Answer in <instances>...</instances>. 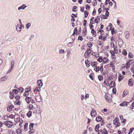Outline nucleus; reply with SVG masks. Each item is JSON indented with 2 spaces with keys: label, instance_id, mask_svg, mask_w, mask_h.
<instances>
[{
  "label": "nucleus",
  "instance_id": "a878e982",
  "mask_svg": "<svg viewBox=\"0 0 134 134\" xmlns=\"http://www.w3.org/2000/svg\"><path fill=\"white\" fill-rule=\"evenodd\" d=\"M29 109L30 110H33L35 109V107L32 104H30L29 107Z\"/></svg>",
  "mask_w": 134,
  "mask_h": 134
},
{
  "label": "nucleus",
  "instance_id": "37998d69",
  "mask_svg": "<svg viewBox=\"0 0 134 134\" xmlns=\"http://www.w3.org/2000/svg\"><path fill=\"white\" fill-rule=\"evenodd\" d=\"M123 76L121 75H120L118 77V80L120 81L122 79Z\"/></svg>",
  "mask_w": 134,
  "mask_h": 134
},
{
  "label": "nucleus",
  "instance_id": "473e14b6",
  "mask_svg": "<svg viewBox=\"0 0 134 134\" xmlns=\"http://www.w3.org/2000/svg\"><path fill=\"white\" fill-rule=\"evenodd\" d=\"M73 42H70L67 45L69 47H70L73 46Z\"/></svg>",
  "mask_w": 134,
  "mask_h": 134
},
{
  "label": "nucleus",
  "instance_id": "72a5a7b5",
  "mask_svg": "<svg viewBox=\"0 0 134 134\" xmlns=\"http://www.w3.org/2000/svg\"><path fill=\"white\" fill-rule=\"evenodd\" d=\"M34 124L33 123H30L29 126V129L30 130H32Z\"/></svg>",
  "mask_w": 134,
  "mask_h": 134
},
{
  "label": "nucleus",
  "instance_id": "4c0bfd02",
  "mask_svg": "<svg viewBox=\"0 0 134 134\" xmlns=\"http://www.w3.org/2000/svg\"><path fill=\"white\" fill-rule=\"evenodd\" d=\"M99 22V21H97V19H95L90 24H94L96 23H98Z\"/></svg>",
  "mask_w": 134,
  "mask_h": 134
},
{
  "label": "nucleus",
  "instance_id": "13d9d810",
  "mask_svg": "<svg viewBox=\"0 0 134 134\" xmlns=\"http://www.w3.org/2000/svg\"><path fill=\"white\" fill-rule=\"evenodd\" d=\"M20 98V97L19 95H16L15 96V98L16 100H19Z\"/></svg>",
  "mask_w": 134,
  "mask_h": 134
},
{
  "label": "nucleus",
  "instance_id": "6e6552de",
  "mask_svg": "<svg viewBox=\"0 0 134 134\" xmlns=\"http://www.w3.org/2000/svg\"><path fill=\"white\" fill-rule=\"evenodd\" d=\"M37 85L39 87L41 88L43 85L42 80H38L37 82Z\"/></svg>",
  "mask_w": 134,
  "mask_h": 134
},
{
  "label": "nucleus",
  "instance_id": "c756f323",
  "mask_svg": "<svg viewBox=\"0 0 134 134\" xmlns=\"http://www.w3.org/2000/svg\"><path fill=\"white\" fill-rule=\"evenodd\" d=\"M99 124H97L95 128V131L96 132H97L98 131V130L99 128Z\"/></svg>",
  "mask_w": 134,
  "mask_h": 134
},
{
  "label": "nucleus",
  "instance_id": "338daca9",
  "mask_svg": "<svg viewBox=\"0 0 134 134\" xmlns=\"http://www.w3.org/2000/svg\"><path fill=\"white\" fill-rule=\"evenodd\" d=\"M110 53L111 54V55H114L115 52L113 51V50L110 51Z\"/></svg>",
  "mask_w": 134,
  "mask_h": 134
},
{
  "label": "nucleus",
  "instance_id": "8fccbe9b",
  "mask_svg": "<svg viewBox=\"0 0 134 134\" xmlns=\"http://www.w3.org/2000/svg\"><path fill=\"white\" fill-rule=\"evenodd\" d=\"M98 79L100 81H101L103 80V77L101 75H99L98 76Z\"/></svg>",
  "mask_w": 134,
  "mask_h": 134
},
{
  "label": "nucleus",
  "instance_id": "4468645a",
  "mask_svg": "<svg viewBox=\"0 0 134 134\" xmlns=\"http://www.w3.org/2000/svg\"><path fill=\"white\" fill-rule=\"evenodd\" d=\"M40 87H36L34 89V92L36 94V93L40 91Z\"/></svg>",
  "mask_w": 134,
  "mask_h": 134
},
{
  "label": "nucleus",
  "instance_id": "5fc2aeb1",
  "mask_svg": "<svg viewBox=\"0 0 134 134\" xmlns=\"http://www.w3.org/2000/svg\"><path fill=\"white\" fill-rule=\"evenodd\" d=\"M86 9L87 10H89L90 8V7L88 4H87L85 5Z\"/></svg>",
  "mask_w": 134,
  "mask_h": 134
},
{
  "label": "nucleus",
  "instance_id": "49530a36",
  "mask_svg": "<svg viewBox=\"0 0 134 134\" xmlns=\"http://www.w3.org/2000/svg\"><path fill=\"white\" fill-rule=\"evenodd\" d=\"M134 129V128L133 127L130 128V129L128 133V134H131L133 131Z\"/></svg>",
  "mask_w": 134,
  "mask_h": 134
},
{
  "label": "nucleus",
  "instance_id": "9b49d317",
  "mask_svg": "<svg viewBox=\"0 0 134 134\" xmlns=\"http://www.w3.org/2000/svg\"><path fill=\"white\" fill-rule=\"evenodd\" d=\"M131 60H129V61L126 63V69H128L130 68V65L132 64L133 62H131Z\"/></svg>",
  "mask_w": 134,
  "mask_h": 134
},
{
  "label": "nucleus",
  "instance_id": "7ed1b4c3",
  "mask_svg": "<svg viewBox=\"0 0 134 134\" xmlns=\"http://www.w3.org/2000/svg\"><path fill=\"white\" fill-rule=\"evenodd\" d=\"M119 120L118 118H116L113 121V123L115 125L118 126L120 125V123H119Z\"/></svg>",
  "mask_w": 134,
  "mask_h": 134
},
{
  "label": "nucleus",
  "instance_id": "423d86ee",
  "mask_svg": "<svg viewBox=\"0 0 134 134\" xmlns=\"http://www.w3.org/2000/svg\"><path fill=\"white\" fill-rule=\"evenodd\" d=\"M91 113V115L92 117H94L96 116L97 113L96 110L94 109H92Z\"/></svg>",
  "mask_w": 134,
  "mask_h": 134
},
{
  "label": "nucleus",
  "instance_id": "a18cd8bd",
  "mask_svg": "<svg viewBox=\"0 0 134 134\" xmlns=\"http://www.w3.org/2000/svg\"><path fill=\"white\" fill-rule=\"evenodd\" d=\"M84 14L85 15V17L86 18L88 16V13L86 11H85L84 12Z\"/></svg>",
  "mask_w": 134,
  "mask_h": 134
},
{
  "label": "nucleus",
  "instance_id": "a211bd4d",
  "mask_svg": "<svg viewBox=\"0 0 134 134\" xmlns=\"http://www.w3.org/2000/svg\"><path fill=\"white\" fill-rule=\"evenodd\" d=\"M96 120L97 122L100 121L102 122V121H103L102 119V118L100 116L97 117L96 118Z\"/></svg>",
  "mask_w": 134,
  "mask_h": 134
},
{
  "label": "nucleus",
  "instance_id": "052dcab7",
  "mask_svg": "<svg viewBox=\"0 0 134 134\" xmlns=\"http://www.w3.org/2000/svg\"><path fill=\"white\" fill-rule=\"evenodd\" d=\"M111 30L112 34L113 35L115 32L114 29V28H112Z\"/></svg>",
  "mask_w": 134,
  "mask_h": 134
},
{
  "label": "nucleus",
  "instance_id": "ddd939ff",
  "mask_svg": "<svg viewBox=\"0 0 134 134\" xmlns=\"http://www.w3.org/2000/svg\"><path fill=\"white\" fill-rule=\"evenodd\" d=\"M27 6L25 4H23L21 6L19 7L18 8V10L21 9L24 10L26 7Z\"/></svg>",
  "mask_w": 134,
  "mask_h": 134
},
{
  "label": "nucleus",
  "instance_id": "393cba45",
  "mask_svg": "<svg viewBox=\"0 0 134 134\" xmlns=\"http://www.w3.org/2000/svg\"><path fill=\"white\" fill-rule=\"evenodd\" d=\"M91 32L92 34V36L94 37H95L96 35V31L92 29L91 30Z\"/></svg>",
  "mask_w": 134,
  "mask_h": 134
},
{
  "label": "nucleus",
  "instance_id": "2f4dec72",
  "mask_svg": "<svg viewBox=\"0 0 134 134\" xmlns=\"http://www.w3.org/2000/svg\"><path fill=\"white\" fill-rule=\"evenodd\" d=\"M128 93V92L126 90H125L123 91V94L122 95V97H124L127 95Z\"/></svg>",
  "mask_w": 134,
  "mask_h": 134
},
{
  "label": "nucleus",
  "instance_id": "bf43d9fd",
  "mask_svg": "<svg viewBox=\"0 0 134 134\" xmlns=\"http://www.w3.org/2000/svg\"><path fill=\"white\" fill-rule=\"evenodd\" d=\"M64 53V51L63 49H60L59 51L60 53Z\"/></svg>",
  "mask_w": 134,
  "mask_h": 134
},
{
  "label": "nucleus",
  "instance_id": "c03bdc74",
  "mask_svg": "<svg viewBox=\"0 0 134 134\" xmlns=\"http://www.w3.org/2000/svg\"><path fill=\"white\" fill-rule=\"evenodd\" d=\"M12 91L13 92H13L14 94H17L18 92V91L16 90H13Z\"/></svg>",
  "mask_w": 134,
  "mask_h": 134
},
{
  "label": "nucleus",
  "instance_id": "dca6fc26",
  "mask_svg": "<svg viewBox=\"0 0 134 134\" xmlns=\"http://www.w3.org/2000/svg\"><path fill=\"white\" fill-rule=\"evenodd\" d=\"M128 104V102L126 101H124L122 103L120 104V105L122 106H127Z\"/></svg>",
  "mask_w": 134,
  "mask_h": 134
},
{
  "label": "nucleus",
  "instance_id": "4d7b16f0",
  "mask_svg": "<svg viewBox=\"0 0 134 134\" xmlns=\"http://www.w3.org/2000/svg\"><path fill=\"white\" fill-rule=\"evenodd\" d=\"M77 27H76L74 30V34H77Z\"/></svg>",
  "mask_w": 134,
  "mask_h": 134
},
{
  "label": "nucleus",
  "instance_id": "0eeeda50",
  "mask_svg": "<svg viewBox=\"0 0 134 134\" xmlns=\"http://www.w3.org/2000/svg\"><path fill=\"white\" fill-rule=\"evenodd\" d=\"M87 33V28L85 27L84 28L83 30V32L82 33V36L85 37Z\"/></svg>",
  "mask_w": 134,
  "mask_h": 134
},
{
  "label": "nucleus",
  "instance_id": "79ce46f5",
  "mask_svg": "<svg viewBox=\"0 0 134 134\" xmlns=\"http://www.w3.org/2000/svg\"><path fill=\"white\" fill-rule=\"evenodd\" d=\"M122 54H123L126 55L127 54V53L126 50L125 49H123L122 51Z\"/></svg>",
  "mask_w": 134,
  "mask_h": 134
},
{
  "label": "nucleus",
  "instance_id": "0e129e2a",
  "mask_svg": "<svg viewBox=\"0 0 134 134\" xmlns=\"http://www.w3.org/2000/svg\"><path fill=\"white\" fill-rule=\"evenodd\" d=\"M14 62L13 60H12L11 63V67L13 68L14 66Z\"/></svg>",
  "mask_w": 134,
  "mask_h": 134
},
{
  "label": "nucleus",
  "instance_id": "a19ab883",
  "mask_svg": "<svg viewBox=\"0 0 134 134\" xmlns=\"http://www.w3.org/2000/svg\"><path fill=\"white\" fill-rule=\"evenodd\" d=\"M18 90L20 91V93H22L24 91V89L22 87H20L18 88Z\"/></svg>",
  "mask_w": 134,
  "mask_h": 134
},
{
  "label": "nucleus",
  "instance_id": "774afa93",
  "mask_svg": "<svg viewBox=\"0 0 134 134\" xmlns=\"http://www.w3.org/2000/svg\"><path fill=\"white\" fill-rule=\"evenodd\" d=\"M102 130H100L98 131L97 132L98 134H102Z\"/></svg>",
  "mask_w": 134,
  "mask_h": 134
},
{
  "label": "nucleus",
  "instance_id": "09e8293b",
  "mask_svg": "<svg viewBox=\"0 0 134 134\" xmlns=\"http://www.w3.org/2000/svg\"><path fill=\"white\" fill-rule=\"evenodd\" d=\"M22 130H18L16 131V132L18 134H20L22 132Z\"/></svg>",
  "mask_w": 134,
  "mask_h": 134
},
{
  "label": "nucleus",
  "instance_id": "bb28decb",
  "mask_svg": "<svg viewBox=\"0 0 134 134\" xmlns=\"http://www.w3.org/2000/svg\"><path fill=\"white\" fill-rule=\"evenodd\" d=\"M125 35L126 38L128 39L129 37V33L128 31H125Z\"/></svg>",
  "mask_w": 134,
  "mask_h": 134
},
{
  "label": "nucleus",
  "instance_id": "2eb2a0df",
  "mask_svg": "<svg viewBox=\"0 0 134 134\" xmlns=\"http://www.w3.org/2000/svg\"><path fill=\"white\" fill-rule=\"evenodd\" d=\"M31 97H26L25 98V100L27 103H29L31 100Z\"/></svg>",
  "mask_w": 134,
  "mask_h": 134
},
{
  "label": "nucleus",
  "instance_id": "7c9ffc66",
  "mask_svg": "<svg viewBox=\"0 0 134 134\" xmlns=\"http://www.w3.org/2000/svg\"><path fill=\"white\" fill-rule=\"evenodd\" d=\"M90 54L88 53V52L86 51L85 53L84 56L85 58H87L89 56Z\"/></svg>",
  "mask_w": 134,
  "mask_h": 134
},
{
  "label": "nucleus",
  "instance_id": "3c124183",
  "mask_svg": "<svg viewBox=\"0 0 134 134\" xmlns=\"http://www.w3.org/2000/svg\"><path fill=\"white\" fill-rule=\"evenodd\" d=\"M133 56L132 55L131 53L130 52H129V58H133Z\"/></svg>",
  "mask_w": 134,
  "mask_h": 134
},
{
  "label": "nucleus",
  "instance_id": "5701e85b",
  "mask_svg": "<svg viewBox=\"0 0 134 134\" xmlns=\"http://www.w3.org/2000/svg\"><path fill=\"white\" fill-rule=\"evenodd\" d=\"M112 27V25L111 23L109 24L108 26L106 28V30L107 31H110L112 29L111 27Z\"/></svg>",
  "mask_w": 134,
  "mask_h": 134
},
{
  "label": "nucleus",
  "instance_id": "58836bf2",
  "mask_svg": "<svg viewBox=\"0 0 134 134\" xmlns=\"http://www.w3.org/2000/svg\"><path fill=\"white\" fill-rule=\"evenodd\" d=\"M102 57L100 56L99 58L97 60L98 62H103V59Z\"/></svg>",
  "mask_w": 134,
  "mask_h": 134
},
{
  "label": "nucleus",
  "instance_id": "f257e3e1",
  "mask_svg": "<svg viewBox=\"0 0 134 134\" xmlns=\"http://www.w3.org/2000/svg\"><path fill=\"white\" fill-rule=\"evenodd\" d=\"M4 125H5L8 128H10L12 127L13 124L12 121H7L3 122Z\"/></svg>",
  "mask_w": 134,
  "mask_h": 134
},
{
  "label": "nucleus",
  "instance_id": "e2e57ef3",
  "mask_svg": "<svg viewBox=\"0 0 134 134\" xmlns=\"http://www.w3.org/2000/svg\"><path fill=\"white\" fill-rule=\"evenodd\" d=\"M35 131V130L32 129V130H30V131L29 132V133H34Z\"/></svg>",
  "mask_w": 134,
  "mask_h": 134
},
{
  "label": "nucleus",
  "instance_id": "69168bd1",
  "mask_svg": "<svg viewBox=\"0 0 134 134\" xmlns=\"http://www.w3.org/2000/svg\"><path fill=\"white\" fill-rule=\"evenodd\" d=\"M93 74L92 73H91L90 75V78L92 80H93Z\"/></svg>",
  "mask_w": 134,
  "mask_h": 134
},
{
  "label": "nucleus",
  "instance_id": "20e7f679",
  "mask_svg": "<svg viewBox=\"0 0 134 134\" xmlns=\"http://www.w3.org/2000/svg\"><path fill=\"white\" fill-rule=\"evenodd\" d=\"M31 91H30V89L29 88L28 89V91H26L24 93L23 96L24 97H28L30 93H31Z\"/></svg>",
  "mask_w": 134,
  "mask_h": 134
},
{
  "label": "nucleus",
  "instance_id": "9d476101",
  "mask_svg": "<svg viewBox=\"0 0 134 134\" xmlns=\"http://www.w3.org/2000/svg\"><path fill=\"white\" fill-rule=\"evenodd\" d=\"M103 34H102L99 37V39L100 40H105L106 39V36H103Z\"/></svg>",
  "mask_w": 134,
  "mask_h": 134
},
{
  "label": "nucleus",
  "instance_id": "6e6d98bb",
  "mask_svg": "<svg viewBox=\"0 0 134 134\" xmlns=\"http://www.w3.org/2000/svg\"><path fill=\"white\" fill-rule=\"evenodd\" d=\"M28 125V124L27 123H26L24 125V128L25 130L27 129Z\"/></svg>",
  "mask_w": 134,
  "mask_h": 134
},
{
  "label": "nucleus",
  "instance_id": "4be33fe9",
  "mask_svg": "<svg viewBox=\"0 0 134 134\" xmlns=\"http://www.w3.org/2000/svg\"><path fill=\"white\" fill-rule=\"evenodd\" d=\"M115 85V82L113 81H111L109 85V86L110 87H114Z\"/></svg>",
  "mask_w": 134,
  "mask_h": 134
},
{
  "label": "nucleus",
  "instance_id": "e433bc0d",
  "mask_svg": "<svg viewBox=\"0 0 134 134\" xmlns=\"http://www.w3.org/2000/svg\"><path fill=\"white\" fill-rule=\"evenodd\" d=\"M14 103L15 104H16L18 105H20V102L19 100H16L15 101Z\"/></svg>",
  "mask_w": 134,
  "mask_h": 134
},
{
  "label": "nucleus",
  "instance_id": "aec40b11",
  "mask_svg": "<svg viewBox=\"0 0 134 134\" xmlns=\"http://www.w3.org/2000/svg\"><path fill=\"white\" fill-rule=\"evenodd\" d=\"M91 65L94 68V67H95L97 65H98V63L97 62H95L93 63H92Z\"/></svg>",
  "mask_w": 134,
  "mask_h": 134
},
{
  "label": "nucleus",
  "instance_id": "f8f14e48",
  "mask_svg": "<svg viewBox=\"0 0 134 134\" xmlns=\"http://www.w3.org/2000/svg\"><path fill=\"white\" fill-rule=\"evenodd\" d=\"M17 118H15V121L16 122H21V120H22L19 117V116L18 114H16V116Z\"/></svg>",
  "mask_w": 134,
  "mask_h": 134
},
{
  "label": "nucleus",
  "instance_id": "de8ad7c7",
  "mask_svg": "<svg viewBox=\"0 0 134 134\" xmlns=\"http://www.w3.org/2000/svg\"><path fill=\"white\" fill-rule=\"evenodd\" d=\"M16 114L15 116L13 115H11L9 116V118L12 119H13V118H14V119H15V118H16Z\"/></svg>",
  "mask_w": 134,
  "mask_h": 134
},
{
  "label": "nucleus",
  "instance_id": "c9c22d12",
  "mask_svg": "<svg viewBox=\"0 0 134 134\" xmlns=\"http://www.w3.org/2000/svg\"><path fill=\"white\" fill-rule=\"evenodd\" d=\"M104 83H105V84L107 86H108L109 85V82L108 80H105L104 82Z\"/></svg>",
  "mask_w": 134,
  "mask_h": 134
},
{
  "label": "nucleus",
  "instance_id": "1a4fd4ad",
  "mask_svg": "<svg viewBox=\"0 0 134 134\" xmlns=\"http://www.w3.org/2000/svg\"><path fill=\"white\" fill-rule=\"evenodd\" d=\"M16 30L18 32H20L21 31L22 29L20 27V25L18 24L16 26Z\"/></svg>",
  "mask_w": 134,
  "mask_h": 134
},
{
  "label": "nucleus",
  "instance_id": "f704fd0d",
  "mask_svg": "<svg viewBox=\"0 0 134 134\" xmlns=\"http://www.w3.org/2000/svg\"><path fill=\"white\" fill-rule=\"evenodd\" d=\"M87 47L91 48L92 46V44L91 43L88 42L87 44Z\"/></svg>",
  "mask_w": 134,
  "mask_h": 134
},
{
  "label": "nucleus",
  "instance_id": "412c9836",
  "mask_svg": "<svg viewBox=\"0 0 134 134\" xmlns=\"http://www.w3.org/2000/svg\"><path fill=\"white\" fill-rule=\"evenodd\" d=\"M110 94H106L105 97V99L109 101L110 100Z\"/></svg>",
  "mask_w": 134,
  "mask_h": 134
},
{
  "label": "nucleus",
  "instance_id": "f3484780",
  "mask_svg": "<svg viewBox=\"0 0 134 134\" xmlns=\"http://www.w3.org/2000/svg\"><path fill=\"white\" fill-rule=\"evenodd\" d=\"M100 69V67L98 65H97L96 67H94V70L97 72L99 71Z\"/></svg>",
  "mask_w": 134,
  "mask_h": 134
},
{
  "label": "nucleus",
  "instance_id": "c85d7f7f",
  "mask_svg": "<svg viewBox=\"0 0 134 134\" xmlns=\"http://www.w3.org/2000/svg\"><path fill=\"white\" fill-rule=\"evenodd\" d=\"M8 76H4L0 79L1 81H5L7 78Z\"/></svg>",
  "mask_w": 134,
  "mask_h": 134
},
{
  "label": "nucleus",
  "instance_id": "ea45409f",
  "mask_svg": "<svg viewBox=\"0 0 134 134\" xmlns=\"http://www.w3.org/2000/svg\"><path fill=\"white\" fill-rule=\"evenodd\" d=\"M32 112L31 111H29L27 114V116L29 117H30L31 116Z\"/></svg>",
  "mask_w": 134,
  "mask_h": 134
},
{
  "label": "nucleus",
  "instance_id": "b1692460",
  "mask_svg": "<svg viewBox=\"0 0 134 134\" xmlns=\"http://www.w3.org/2000/svg\"><path fill=\"white\" fill-rule=\"evenodd\" d=\"M14 108V106L13 105H11L9 106L7 108V110L9 111H10L12 109Z\"/></svg>",
  "mask_w": 134,
  "mask_h": 134
},
{
  "label": "nucleus",
  "instance_id": "6ab92c4d",
  "mask_svg": "<svg viewBox=\"0 0 134 134\" xmlns=\"http://www.w3.org/2000/svg\"><path fill=\"white\" fill-rule=\"evenodd\" d=\"M103 59V62L104 63H107L108 62V59L106 57H104Z\"/></svg>",
  "mask_w": 134,
  "mask_h": 134
},
{
  "label": "nucleus",
  "instance_id": "f03ea898",
  "mask_svg": "<svg viewBox=\"0 0 134 134\" xmlns=\"http://www.w3.org/2000/svg\"><path fill=\"white\" fill-rule=\"evenodd\" d=\"M35 99L37 102H41V98L40 93H38L36 94L35 95Z\"/></svg>",
  "mask_w": 134,
  "mask_h": 134
},
{
  "label": "nucleus",
  "instance_id": "864d4df0",
  "mask_svg": "<svg viewBox=\"0 0 134 134\" xmlns=\"http://www.w3.org/2000/svg\"><path fill=\"white\" fill-rule=\"evenodd\" d=\"M31 24L30 23H28L26 25V28L27 29H28L29 27L30 26Z\"/></svg>",
  "mask_w": 134,
  "mask_h": 134
},
{
  "label": "nucleus",
  "instance_id": "39448f33",
  "mask_svg": "<svg viewBox=\"0 0 134 134\" xmlns=\"http://www.w3.org/2000/svg\"><path fill=\"white\" fill-rule=\"evenodd\" d=\"M108 10V8H107L106 9V10ZM109 15V12L108 11H106V12L105 13V15H103V17H103V19H107V18L108 17Z\"/></svg>",
  "mask_w": 134,
  "mask_h": 134
},
{
  "label": "nucleus",
  "instance_id": "603ef678",
  "mask_svg": "<svg viewBox=\"0 0 134 134\" xmlns=\"http://www.w3.org/2000/svg\"><path fill=\"white\" fill-rule=\"evenodd\" d=\"M102 130L104 132V134H108V132L105 129H104Z\"/></svg>",
  "mask_w": 134,
  "mask_h": 134
},
{
  "label": "nucleus",
  "instance_id": "cd10ccee",
  "mask_svg": "<svg viewBox=\"0 0 134 134\" xmlns=\"http://www.w3.org/2000/svg\"><path fill=\"white\" fill-rule=\"evenodd\" d=\"M9 93L10 94V99H12L14 97V96L13 95L14 93L13 92H9Z\"/></svg>",
  "mask_w": 134,
  "mask_h": 134
},
{
  "label": "nucleus",
  "instance_id": "680f3d73",
  "mask_svg": "<svg viewBox=\"0 0 134 134\" xmlns=\"http://www.w3.org/2000/svg\"><path fill=\"white\" fill-rule=\"evenodd\" d=\"M86 51H87V52H88V53H89L90 54L91 53V50L90 48H87Z\"/></svg>",
  "mask_w": 134,
  "mask_h": 134
}]
</instances>
